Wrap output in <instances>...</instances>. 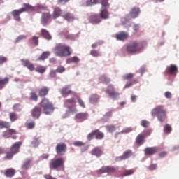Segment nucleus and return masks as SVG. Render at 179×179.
<instances>
[{"label":"nucleus","instance_id":"25","mask_svg":"<svg viewBox=\"0 0 179 179\" xmlns=\"http://www.w3.org/2000/svg\"><path fill=\"white\" fill-rule=\"evenodd\" d=\"M23 13V11L21 9L14 10L11 12L12 16H13L15 20L17 22H20V14Z\"/></svg>","mask_w":179,"mask_h":179},{"label":"nucleus","instance_id":"20","mask_svg":"<svg viewBox=\"0 0 179 179\" xmlns=\"http://www.w3.org/2000/svg\"><path fill=\"white\" fill-rule=\"evenodd\" d=\"M87 118H89V114L86 113H77L75 116V120L80 121V122L87 120Z\"/></svg>","mask_w":179,"mask_h":179},{"label":"nucleus","instance_id":"36","mask_svg":"<svg viewBox=\"0 0 179 179\" xmlns=\"http://www.w3.org/2000/svg\"><path fill=\"white\" fill-rule=\"evenodd\" d=\"M62 17L65 19V20H67V22H73L75 17L69 13H67L62 15Z\"/></svg>","mask_w":179,"mask_h":179},{"label":"nucleus","instance_id":"19","mask_svg":"<svg viewBox=\"0 0 179 179\" xmlns=\"http://www.w3.org/2000/svg\"><path fill=\"white\" fill-rule=\"evenodd\" d=\"M17 134V131L15 129H9L6 131H3L2 136L3 138H6V139H8L12 136V135H15Z\"/></svg>","mask_w":179,"mask_h":179},{"label":"nucleus","instance_id":"46","mask_svg":"<svg viewBox=\"0 0 179 179\" xmlns=\"http://www.w3.org/2000/svg\"><path fill=\"white\" fill-rule=\"evenodd\" d=\"M36 72H38L39 73H44L45 71H47V69L43 66H38L35 69Z\"/></svg>","mask_w":179,"mask_h":179},{"label":"nucleus","instance_id":"37","mask_svg":"<svg viewBox=\"0 0 179 179\" xmlns=\"http://www.w3.org/2000/svg\"><path fill=\"white\" fill-rule=\"evenodd\" d=\"M50 55H51L50 52H48V51L43 52L41 55V57H39V58L38 59V61H45V59H47V58H48Z\"/></svg>","mask_w":179,"mask_h":179},{"label":"nucleus","instance_id":"48","mask_svg":"<svg viewBox=\"0 0 179 179\" xmlns=\"http://www.w3.org/2000/svg\"><path fill=\"white\" fill-rule=\"evenodd\" d=\"M9 115H10V120L11 121V122H15V121L17 120V115H16V113L13 112L10 113Z\"/></svg>","mask_w":179,"mask_h":179},{"label":"nucleus","instance_id":"43","mask_svg":"<svg viewBox=\"0 0 179 179\" xmlns=\"http://www.w3.org/2000/svg\"><path fill=\"white\" fill-rule=\"evenodd\" d=\"M101 9H107L110 7V3H108V0H101Z\"/></svg>","mask_w":179,"mask_h":179},{"label":"nucleus","instance_id":"15","mask_svg":"<svg viewBox=\"0 0 179 179\" xmlns=\"http://www.w3.org/2000/svg\"><path fill=\"white\" fill-rule=\"evenodd\" d=\"M51 19H52V15L50 13H42L41 24L43 26H47L48 20H51Z\"/></svg>","mask_w":179,"mask_h":179},{"label":"nucleus","instance_id":"39","mask_svg":"<svg viewBox=\"0 0 179 179\" xmlns=\"http://www.w3.org/2000/svg\"><path fill=\"white\" fill-rule=\"evenodd\" d=\"M3 128L7 129L10 128V122L6 121H0V129H3Z\"/></svg>","mask_w":179,"mask_h":179},{"label":"nucleus","instance_id":"14","mask_svg":"<svg viewBox=\"0 0 179 179\" xmlns=\"http://www.w3.org/2000/svg\"><path fill=\"white\" fill-rule=\"evenodd\" d=\"M31 117L34 120H38L41 115V108L35 106L31 111Z\"/></svg>","mask_w":179,"mask_h":179},{"label":"nucleus","instance_id":"41","mask_svg":"<svg viewBox=\"0 0 179 179\" xmlns=\"http://www.w3.org/2000/svg\"><path fill=\"white\" fill-rule=\"evenodd\" d=\"M135 173V169H129V170H125L122 175V177H127L128 176H132Z\"/></svg>","mask_w":179,"mask_h":179},{"label":"nucleus","instance_id":"54","mask_svg":"<svg viewBox=\"0 0 179 179\" xmlns=\"http://www.w3.org/2000/svg\"><path fill=\"white\" fill-rule=\"evenodd\" d=\"M65 71H66L65 67H64L62 66H59L56 69V72H57V73H64V72H65Z\"/></svg>","mask_w":179,"mask_h":179},{"label":"nucleus","instance_id":"12","mask_svg":"<svg viewBox=\"0 0 179 179\" xmlns=\"http://www.w3.org/2000/svg\"><path fill=\"white\" fill-rule=\"evenodd\" d=\"M60 93L63 96V97H68L69 94H72L73 96H76V92L71 90V89H69V85H66L64 87L60 90Z\"/></svg>","mask_w":179,"mask_h":179},{"label":"nucleus","instance_id":"62","mask_svg":"<svg viewBox=\"0 0 179 179\" xmlns=\"http://www.w3.org/2000/svg\"><path fill=\"white\" fill-rule=\"evenodd\" d=\"M32 42L34 44V45H38V37L33 36Z\"/></svg>","mask_w":179,"mask_h":179},{"label":"nucleus","instance_id":"28","mask_svg":"<svg viewBox=\"0 0 179 179\" xmlns=\"http://www.w3.org/2000/svg\"><path fill=\"white\" fill-rule=\"evenodd\" d=\"M23 8H21V10L23 12H34V10L36 9L34 6L29 4V3H24Z\"/></svg>","mask_w":179,"mask_h":179},{"label":"nucleus","instance_id":"11","mask_svg":"<svg viewBox=\"0 0 179 179\" xmlns=\"http://www.w3.org/2000/svg\"><path fill=\"white\" fill-rule=\"evenodd\" d=\"M165 73L171 75V76H177V73H178V68L176 65L171 64L166 67Z\"/></svg>","mask_w":179,"mask_h":179},{"label":"nucleus","instance_id":"56","mask_svg":"<svg viewBox=\"0 0 179 179\" xmlns=\"http://www.w3.org/2000/svg\"><path fill=\"white\" fill-rule=\"evenodd\" d=\"M150 124V123L149 122V121L142 120L141 123V127H143L144 128H148V127H149Z\"/></svg>","mask_w":179,"mask_h":179},{"label":"nucleus","instance_id":"60","mask_svg":"<svg viewBox=\"0 0 179 179\" xmlns=\"http://www.w3.org/2000/svg\"><path fill=\"white\" fill-rule=\"evenodd\" d=\"M73 145L74 146L80 147V146H85V145L86 144L82 141H76L73 143Z\"/></svg>","mask_w":179,"mask_h":179},{"label":"nucleus","instance_id":"7","mask_svg":"<svg viewBox=\"0 0 179 179\" xmlns=\"http://www.w3.org/2000/svg\"><path fill=\"white\" fill-rule=\"evenodd\" d=\"M134 76V74L132 73H127L122 76L123 80H129L124 85V89H128V87H131L132 85H136L138 83V80L132 79Z\"/></svg>","mask_w":179,"mask_h":179},{"label":"nucleus","instance_id":"38","mask_svg":"<svg viewBox=\"0 0 179 179\" xmlns=\"http://www.w3.org/2000/svg\"><path fill=\"white\" fill-rule=\"evenodd\" d=\"M100 99V96L96 94H93L90 97V101L92 104H94V103H97L99 101V99Z\"/></svg>","mask_w":179,"mask_h":179},{"label":"nucleus","instance_id":"40","mask_svg":"<svg viewBox=\"0 0 179 179\" xmlns=\"http://www.w3.org/2000/svg\"><path fill=\"white\" fill-rule=\"evenodd\" d=\"M100 2V0H87L85 6H93V5H97Z\"/></svg>","mask_w":179,"mask_h":179},{"label":"nucleus","instance_id":"8","mask_svg":"<svg viewBox=\"0 0 179 179\" xmlns=\"http://www.w3.org/2000/svg\"><path fill=\"white\" fill-rule=\"evenodd\" d=\"M106 94L111 97V99H113V100H115L120 96V93L115 91V87L113 85H109L107 87Z\"/></svg>","mask_w":179,"mask_h":179},{"label":"nucleus","instance_id":"6","mask_svg":"<svg viewBox=\"0 0 179 179\" xmlns=\"http://www.w3.org/2000/svg\"><path fill=\"white\" fill-rule=\"evenodd\" d=\"M65 159L64 158H57L50 160L49 166L50 170H58L59 167H64Z\"/></svg>","mask_w":179,"mask_h":179},{"label":"nucleus","instance_id":"10","mask_svg":"<svg viewBox=\"0 0 179 179\" xmlns=\"http://www.w3.org/2000/svg\"><path fill=\"white\" fill-rule=\"evenodd\" d=\"M98 174H104L107 173V174H113V173H115V168L111 166H103L99 170L96 171Z\"/></svg>","mask_w":179,"mask_h":179},{"label":"nucleus","instance_id":"21","mask_svg":"<svg viewBox=\"0 0 179 179\" xmlns=\"http://www.w3.org/2000/svg\"><path fill=\"white\" fill-rule=\"evenodd\" d=\"M132 155V151L131 150H127L125 151L122 156L117 157V160L118 162H121V160H127V159H129L130 156Z\"/></svg>","mask_w":179,"mask_h":179},{"label":"nucleus","instance_id":"34","mask_svg":"<svg viewBox=\"0 0 179 179\" xmlns=\"http://www.w3.org/2000/svg\"><path fill=\"white\" fill-rule=\"evenodd\" d=\"M94 132L96 139L101 141L104 138V133L101 132L100 129H95Z\"/></svg>","mask_w":179,"mask_h":179},{"label":"nucleus","instance_id":"32","mask_svg":"<svg viewBox=\"0 0 179 179\" xmlns=\"http://www.w3.org/2000/svg\"><path fill=\"white\" fill-rule=\"evenodd\" d=\"M15 174H16V171L13 169H8L5 171L6 177H8L9 178H12Z\"/></svg>","mask_w":179,"mask_h":179},{"label":"nucleus","instance_id":"4","mask_svg":"<svg viewBox=\"0 0 179 179\" xmlns=\"http://www.w3.org/2000/svg\"><path fill=\"white\" fill-rule=\"evenodd\" d=\"M22 141L15 142L13 144L9 151L6 152V155L3 157V160H12L15 155H17L20 152V146L22 145Z\"/></svg>","mask_w":179,"mask_h":179},{"label":"nucleus","instance_id":"30","mask_svg":"<svg viewBox=\"0 0 179 179\" xmlns=\"http://www.w3.org/2000/svg\"><path fill=\"white\" fill-rule=\"evenodd\" d=\"M41 35L42 37H43V38H45V40H51V38H52V36L51 34H50V32L44 29H41Z\"/></svg>","mask_w":179,"mask_h":179},{"label":"nucleus","instance_id":"45","mask_svg":"<svg viewBox=\"0 0 179 179\" xmlns=\"http://www.w3.org/2000/svg\"><path fill=\"white\" fill-rule=\"evenodd\" d=\"M25 127L27 129H33L36 127V122L34 121L27 122Z\"/></svg>","mask_w":179,"mask_h":179},{"label":"nucleus","instance_id":"64","mask_svg":"<svg viewBox=\"0 0 179 179\" xmlns=\"http://www.w3.org/2000/svg\"><path fill=\"white\" fill-rule=\"evenodd\" d=\"M44 178L45 179H57L51 176V174H46L43 176Z\"/></svg>","mask_w":179,"mask_h":179},{"label":"nucleus","instance_id":"58","mask_svg":"<svg viewBox=\"0 0 179 179\" xmlns=\"http://www.w3.org/2000/svg\"><path fill=\"white\" fill-rule=\"evenodd\" d=\"M57 70H51L49 76L50 78H57Z\"/></svg>","mask_w":179,"mask_h":179},{"label":"nucleus","instance_id":"57","mask_svg":"<svg viewBox=\"0 0 179 179\" xmlns=\"http://www.w3.org/2000/svg\"><path fill=\"white\" fill-rule=\"evenodd\" d=\"M90 54L92 57H100V53L96 50H91Z\"/></svg>","mask_w":179,"mask_h":179},{"label":"nucleus","instance_id":"2","mask_svg":"<svg viewBox=\"0 0 179 179\" xmlns=\"http://www.w3.org/2000/svg\"><path fill=\"white\" fill-rule=\"evenodd\" d=\"M145 45H148L146 41H143L140 44L136 41H132L127 45V51L130 54H139V52L143 51Z\"/></svg>","mask_w":179,"mask_h":179},{"label":"nucleus","instance_id":"3","mask_svg":"<svg viewBox=\"0 0 179 179\" xmlns=\"http://www.w3.org/2000/svg\"><path fill=\"white\" fill-rule=\"evenodd\" d=\"M151 115L152 117L156 116L158 121L160 122H164L167 119V111L165 110L164 106L163 105H159L156 106L151 111Z\"/></svg>","mask_w":179,"mask_h":179},{"label":"nucleus","instance_id":"52","mask_svg":"<svg viewBox=\"0 0 179 179\" xmlns=\"http://www.w3.org/2000/svg\"><path fill=\"white\" fill-rule=\"evenodd\" d=\"M77 100L80 107H82L83 108H86V105L85 104V101H83L80 97H77Z\"/></svg>","mask_w":179,"mask_h":179},{"label":"nucleus","instance_id":"59","mask_svg":"<svg viewBox=\"0 0 179 179\" xmlns=\"http://www.w3.org/2000/svg\"><path fill=\"white\" fill-rule=\"evenodd\" d=\"M132 131V128L131 127H127L124 129H123L120 134H129V132Z\"/></svg>","mask_w":179,"mask_h":179},{"label":"nucleus","instance_id":"16","mask_svg":"<svg viewBox=\"0 0 179 179\" xmlns=\"http://www.w3.org/2000/svg\"><path fill=\"white\" fill-rule=\"evenodd\" d=\"M21 62L23 65V66H25V68H27V69H29V71H34V69H36V68H34V64L31 62H30L29 60L28 59H22Z\"/></svg>","mask_w":179,"mask_h":179},{"label":"nucleus","instance_id":"24","mask_svg":"<svg viewBox=\"0 0 179 179\" xmlns=\"http://www.w3.org/2000/svg\"><path fill=\"white\" fill-rule=\"evenodd\" d=\"M115 37H116L117 40H119L120 41H124L127 40V38H128L129 35H128V33H127L125 31H121V32H119L118 34H117L115 35Z\"/></svg>","mask_w":179,"mask_h":179},{"label":"nucleus","instance_id":"49","mask_svg":"<svg viewBox=\"0 0 179 179\" xmlns=\"http://www.w3.org/2000/svg\"><path fill=\"white\" fill-rule=\"evenodd\" d=\"M164 132L165 134H170V132H171V126L169 124H165L164 127Z\"/></svg>","mask_w":179,"mask_h":179},{"label":"nucleus","instance_id":"9","mask_svg":"<svg viewBox=\"0 0 179 179\" xmlns=\"http://www.w3.org/2000/svg\"><path fill=\"white\" fill-rule=\"evenodd\" d=\"M67 146L65 143H59L55 147V151L58 156H64L66 153Z\"/></svg>","mask_w":179,"mask_h":179},{"label":"nucleus","instance_id":"35","mask_svg":"<svg viewBox=\"0 0 179 179\" xmlns=\"http://www.w3.org/2000/svg\"><path fill=\"white\" fill-rule=\"evenodd\" d=\"M100 16L101 19H108V11L107 10V8H101Z\"/></svg>","mask_w":179,"mask_h":179},{"label":"nucleus","instance_id":"44","mask_svg":"<svg viewBox=\"0 0 179 179\" xmlns=\"http://www.w3.org/2000/svg\"><path fill=\"white\" fill-rule=\"evenodd\" d=\"M29 99L30 100H33L34 101H37V100H38V96L37 95V93H36V92H31L30 93Z\"/></svg>","mask_w":179,"mask_h":179},{"label":"nucleus","instance_id":"22","mask_svg":"<svg viewBox=\"0 0 179 179\" xmlns=\"http://www.w3.org/2000/svg\"><path fill=\"white\" fill-rule=\"evenodd\" d=\"M50 92V88L48 87H42L41 89L38 90V96L40 97H45L48 92Z\"/></svg>","mask_w":179,"mask_h":179},{"label":"nucleus","instance_id":"18","mask_svg":"<svg viewBox=\"0 0 179 179\" xmlns=\"http://www.w3.org/2000/svg\"><path fill=\"white\" fill-rule=\"evenodd\" d=\"M144 152L146 156H153V155L157 153V148L148 147L144 150Z\"/></svg>","mask_w":179,"mask_h":179},{"label":"nucleus","instance_id":"53","mask_svg":"<svg viewBox=\"0 0 179 179\" xmlns=\"http://www.w3.org/2000/svg\"><path fill=\"white\" fill-rule=\"evenodd\" d=\"M27 36L24 35H20L16 39H15V44H17V43H20V41H22V40H24V38H27Z\"/></svg>","mask_w":179,"mask_h":179},{"label":"nucleus","instance_id":"1","mask_svg":"<svg viewBox=\"0 0 179 179\" xmlns=\"http://www.w3.org/2000/svg\"><path fill=\"white\" fill-rule=\"evenodd\" d=\"M54 52L57 57L64 58L65 57H71L72 52H73V50H72V48L70 46H66L62 43H58L54 48Z\"/></svg>","mask_w":179,"mask_h":179},{"label":"nucleus","instance_id":"33","mask_svg":"<svg viewBox=\"0 0 179 179\" xmlns=\"http://www.w3.org/2000/svg\"><path fill=\"white\" fill-rule=\"evenodd\" d=\"M8 83H9V78L6 77L4 78H1L0 77V89H3L6 85H8Z\"/></svg>","mask_w":179,"mask_h":179},{"label":"nucleus","instance_id":"17","mask_svg":"<svg viewBox=\"0 0 179 179\" xmlns=\"http://www.w3.org/2000/svg\"><path fill=\"white\" fill-rule=\"evenodd\" d=\"M141 13V8L138 7H134L131 9L129 15L132 19H136Z\"/></svg>","mask_w":179,"mask_h":179},{"label":"nucleus","instance_id":"61","mask_svg":"<svg viewBox=\"0 0 179 179\" xmlns=\"http://www.w3.org/2000/svg\"><path fill=\"white\" fill-rule=\"evenodd\" d=\"M64 36L66 38H68L69 40H72V38H73V35L69 34V32L68 31H66V33L64 34Z\"/></svg>","mask_w":179,"mask_h":179},{"label":"nucleus","instance_id":"31","mask_svg":"<svg viewBox=\"0 0 179 179\" xmlns=\"http://www.w3.org/2000/svg\"><path fill=\"white\" fill-rule=\"evenodd\" d=\"M80 61L79 57L74 56L73 57L68 58L66 60V64H78Z\"/></svg>","mask_w":179,"mask_h":179},{"label":"nucleus","instance_id":"5","mask_svg":"<svg viewBox=\"0 0 179 179\" xmlns=\"http://www.w3.org/2000/svg\"><path fill=\"white\" fill-rule=\"evenodd\" d=\"M39 106L43 108V111L45 115L52 114L55 109L52 103L47 98H43L39 103Z\"/></svg>","mask_w":179,"mask_h":179},{"label":"nucleus","instance_id":"26","mask_svg":"<svg viewBox=\"0 0 179 179\" xmlns=\"http://www.w3.org/2000/svg\"><path fill=\"white\" fill-rule=\"evenodd\" d=\"M89 20L90 23H92L93 24H97L101 22V18H100L99 15H92L90 17Z\"/></svg>","mask_w":179,"mask_h":179},{"label":"nucleus","instance_id":"51","mask_svg":"<svg viewBox=\"0 0 179 179\" xmlns=\"http://www.w3.org/2000/svg\"><path fill=\"white\" fill-rule=\"evenodd\" d=\"M13 110L14 111H17V112L22 111V106H20V104L16 103L13 106Z\"/></svg>","mask_w":179,"mask_h":179},{"label":"nucleus","instance_id":"47","mask_svg":"<svg viewBox=\"0 0 179 179\" xmlns=\"http://www.w3.org/2000/svg\"><path fill=\"white\" fill-rule=\"evenodd\" d=\"M30 163H31V160L30 159H27V161H25L22 165V170H27V169H29V166H30Z\"/></svg>","mask_w":179,"mask_h":179},{"label":"nucleus","instance_id":"42","mask_svg":"<svg viewBox=\"0 0 179 179\" xmlns=\"http://www.w3.org/2000/svg\"><path fill=\"white\" fill-rule=\"evenodd\" d=\"M100 80L101 82H102V83H106V85L111 82V79H110L108 77L106 76H101L100 77Z\"/></svg>","mask_w":179,"mask_h":179},{"label":"nucleus","instance_id":"13","mask_svg":"<svg viewBox=\"0 0 179 179\" xmlns=\"http://www.w3.org/2000/svg\"><path fill=\"white\" fill-rule=\"evenodd\" d=\"M64 107L71 110L73 107H76V100L73 98L68 99L64 101Z\"/></svg>","mask_w":179,"mask_h":179},{"label":"nucleus","instance_id":"23","mask_svg":"<svg viewBox=\"0 0 179 179\" xmlns=\"http://www.w3.org/2000/svg\"><path fill=\"white\" fill-rule=\"evenodd\" d=\"M90 153L92 155V156L100 157V156L103 155V150L101 148H100V147H95L91 150Z\"/></svg>","mask_w":179,"mask_h":179},{"label":"nucleus","instance_id":"29","mask_svg":"<svg viewBox=\"0 0 179 179\" xmlns=\"http://www.w3.org/2000/svg\"><path fill=\"white\" fill-rule=\"evenodd\" d=\"M136 143L139 145V146H142L143 143H145V135L140 134L136 138Z\"/></svg>","mask_w":179,"mask_h":179},{"label":"nucleus","instance_id":"55","mask_svg":"<svg viewBox=\"0 0 179 179\" xmlns=\"http://www.w3.org/2000/svg\"><path fill=\"white\" fill-rule=\"evenodd\" d=\"M94 136H95V131L94 130L91 133L88 134V135L87 136V138L88 141H92V139H94Z\"/></svg>","mask_w":179,"mask_h":179},{"label":"nucleus","instance_id":"27","mask_svg":"<svg viewBox=\"0 0 179 179\" xmlns=\"http://www.w3.org/2000/svg\"><path fill=\"white\" fill-rule=\"evenodd\" d=\"M61 15H62V10H61L59 7H56L54 8L52 18L55 20V19H58Z\"/></svg>","mask_w":179,"mask_h":179},{"label":"nucleus","instance_id":"63","mask_svg":"<svg viewBox=\"0 0 179 179\" xmlns=\"http://www.w3.org/2000/svg\"><path fill=\"white\" fill-rule=\"evenodd\" d=\"M6 61H8V58L3 56H0V64H5Z\"/></svg>","mask_w":179,"mask_h":179},{"label":"nucleus","instance_id":"50","mask_svg":"<svg viewBox=\"0 0 179 179\" xmlns=\"http://www.w3.org/2000/svg\"><path fill=\"white\" fill-rule=\"evenodd\" d=\"M106 128L108 132L113 133L115 131V126L114 125H108V126H106Z\"/></svg>","mask_w":179,"mask_h":179}]
</instances>
